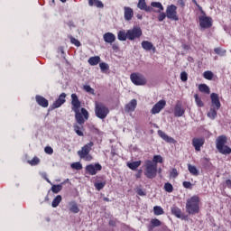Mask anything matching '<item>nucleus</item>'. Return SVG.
<instances>
[{
	"instance_id": "aec40b11",
	"label": "nucleus",
	"mask_w": 231,
	"mask_h": 231,
	"mask_svg": "<svg viewBox=\"0 0 231 231\" xmlns=\"http://www.w3.org/2000/svg\"><path fill=\"white\" fill-rule=\"evenodd\" d=\"M125 13L124 17L126 21H131L134 15V11H133V8L125 6L124 7Z\"/></svg>"
},
{
	"instance_id": "f3484780",
	"label": "nucleus",
	"mask_w": 231,
	"mask_h": 231,
	"mask_svg": "<svg viewBox=\"0 0 231 231\" xmlns=\"http://www.w3.org/2000/svg\"><path fill=\"white\" fill-rule=\"evenodd\" d=\"M141 46L143 50H145V51H153V53L156 52V47L152 44V42L149 41H143L141 43Z\"/></svg>"
},
{
	"instance_id": "72a5a7b5",
	"label": "nucleus",
	"mask_w": 231,
	"mask_h": 231,
	"mask_svg": "<svg viewBox=\"0 0 231 231\" xmlns=\"http://www.w3.org/2000/svg\"><path fill=\"white\" fill-rule=\"evenodd\" d=\"M199 90L201 91V93L210 95V88H208V86H207L206 84H200L199 86Z\"/></svg>"
},
{
	"instance_id": "5701e85b",
	"label": "nucleus",
	"mask_w": 231,
	"mask_h": 231,
	"mask_svg": "<svg viewBox=\"0 0 231 231\" xmlns=\"http://www.w3.org/2000/svg\"><path fill=\"white\" fill-rule=\"evenodd\" d=\"M69 210L72 212V214H79L80 212V208H79V204L75 201L69 202Z\"/></svg>"
},
{
	"instance_id": "ea45409f",
	"label": "nucleus",
	"mask_w": 231,
	"mask_h": 231,
	"mask_svg": "<svg viewBox=\"0 0 231 231\" xmlns=\"http://www.w3.org/2000/svg\"><path fill=\"white\" fill-rule=\"evenodd\" d=\"M83 89L87 92V93H90V95H95V89H93V88H91V86L89 85H85L83 87Z\"/></svg>"
},
{
	"instance_id": "09e8293b",
	"label": "nucleus",
	"mask_w": 231,
	"mask_h": 231,
	"mask_svg": "<svg viewBox=\"0 0 231 231\" xmlns=\"http://www.w3.org/2000/svg\"><path fill=\"white\" fill-rule=\"evenodd\" d=\"M71 44H74V46H77V48L80 47V42L75 38H70Z\"/></svg>"
},
{
	"instance_id": "774afa93",
	"label": "nucleus",
	"mask_w": 231,
	"mask_h": 231,
	"mask_svg": "<svg viewBox=\"0 0 231 231\" xmlns=\"http://www.w3.org/2000/svg\"><path fill=\"white\" fill-rule=\"evenodd\" d=\"M67 0H60L61 3H66Z\"/></svg>"
},
{
	"instance_id": "c03bdc74",
	"label": "nucleus",
	"mask_w": 231,
	"mask_h": 231,
	"mask_svg": "<svg viewBox=\"0 0 231 231\" xmlns=\"http://www.w3.org/2000/svg\"><path fill=\"white\" fill-rule=\"evenodd\" d=\"M94 186L97 189V190H102V189L106 187V182H96Z\"/></svg>"
},
{
	"instance_id": "412c9836",
	"label": "nucleus",
	"mask_w": 231,
	"mask_h": 231,
	"mask_svg": "<svg viewBox=\"0 0 231 231\" xmlns=\"http://www.w3.org/2000/svg\"><path fill=\"white\" fill-rule=\"evenodd\" d=\"M103 39L105 42H107L108 44H113L116 41V36L113 34V32H106L103 35Z\"/></svg>"
},
{
	"instance_id": "4d7b16f0",
	"label": "nucleus",
	"mask_w": 231,
	"mask_h": 231,
	"mask_svg": "<svg viewBox=\"0 0 231 231\" xmlns=\"http://www.w3.org/2000/svg\"><path fill=\"white\" fill-rule=\"evenodd\" d=\"M178 219H182V221H187L189 219V217L181 213L180 217Z\"/></svg>"
},
{
	"instance_id": "9d476101",
	"label": "nucleus",
	"mask_w": 231,
	"mask_h": 231,
	"mask_svg": "<svg viewBox=\"0 0 231 231\" xmlns=\"http://www.w3.org/2000/svg\"><path fill=\"white\" fill-rule=\"evenodd\" d=\"M85 171L90 176H95L97 172H98L99 171H102V165H100V163L88 164L86 166Z\"/></svg>"
},
{
	"instance_id": "69168bd1",
	"label": "nucleus",
	"mask_w": 231,
	"mask_h": 231,
	"mask_svg": "<svg viewBox=\"0 0 231 231\" xmlns=\"http://www.w3.org/2000/svg\"><path fill=\"white\" fill-rule=\"evenodd\" d=\"M157 172H159V174H162V168H160L159 170L157 169Z\"/></svg>"
},
{
	"instance_id": "6e6552de",
	"label": "nucleus",
	"mask_w": 231,
	"mask_h": 231,
	"mask_svg": "<svg viewBox=\"0 0 231 231\" xmlns=\"http://www.w3.org/2000/svg\"><path fill=\"white\" fill-rule=\"evenodd\" d=\"M142 28H140L139 26H134L133 29L127 31L128 41H134L135 39H140L142 37Z\"/></svg>"
},
{
	"instance_id": "a211bd4d",
	"label": "nucleus",
	"mask_w": 231,
	"mask_h": 231,
	"mask_svg": "<svg viewBox=\"0 0 231 231\" xmlns=\"http://www.w3.org/2000/svg\"><path fill=\"white\" fill-rule=\"evenodd\" d=\"M136 106H138V101H136V99H132L125 106V111L126 113H133L134 109H136Z\"/></svg>"
},
{
	"instance_id": "603ef678",
	"label": "nucleus",
	"mask_w": 231,
	"mask_h": 231,
	"mask_svg": "<svg viewBox=\"0 0 231 231\" xmlns=\"http://www.w3.org/2000/svg\"><path fill=\"white\" fill-rule=\"evenodd\" d=\"M165 17H167V14H165V13H163V12L162 11V12L160 13V14H159V17H158L160 23H162V21H164V20H165Z\"/></svg>"
},
{
	"instance_id": "473e14b6",
	"label": "nucleus",
	"mask_w": 231,
	"mask_h": 231,
	"mask_svg": "<svg viewBox=\"0 0 231 231\" xmlns=\"http://www.w3.org/2000/svg\"><path fill=\"white\" fill-rule=\"evenodd\" d=\"M171 214L176 216L178 218L181 217V209L176 206L171 207Z\"/></svg>"
},
{
	"instance_id": "de8ad7c7",
	"label": "nucleus",
	"mask_w": 231,
	"mask_h": 231,
	"mask_svg": "<svg viewBox=\"0 0 231 231\" xmlns=\"http://www.w3.org/2000/svg\"><path fill=\"white\" fill-rule=\"evenodd\" d=\"M170 178H178V170L176 168H173L170 172Z\"/></svg>"
},
{
	"instance_id": "a19ab883",
	"label": "nucleus",
	"mask_w": 231,
	"mask_h": 231,
	"mask_svg": "<svg viewBox=\"0 0 231 231\" xmlns=\"http://www.w3.org/2000/svg\"><path fill=\"white\" fill-rule=\"evenodd\" d=\"M74 131L78 136H84V132L80 130V126H79V125H74Z\"/></svg>"
},
{
	"instance_id": "8fccbe9b",
	"label": "nucleus",
	"mask_w": 231,
	"mask_h": 231,
	"mask_svg": "<svg viewBox=\"0 0 231 231\" xmlns=\"http://www.w3.org/2000/svg\"><path fill=\"white\" fill-rule=\"evenodd\" d=\"M151 223L152 226H160L162 225V222L158 218L152 219Z\"/></svg>"
},
{
	"instance_id": "0e129e2a",
	"label": "nucleus",
	"mask_w": 231,
	"mask_h": 231,
	"mask_svg": "<svg viewBox=\"0 0 231 231\" xmlns=\"http://www.w3.org/2000/svg\"><path fill=\"white\" fill-rule=\"evenodd\" d=\"M183 49L184 50H189V46L188 45H183Z\"/></svg>"
},
{
	"instance_id": "e2e57ef3",
	"label": "nucleus",
	"mask_w": 231,
	"mask_h": 231,
	"mask_svg": "<svg viewBox=\"0 0 231 231\" xmlns=\"http://www.w3.org/2000/svg\"><path fill=\"white\" fill-rule=\"evenodd\" d=\"M112 48H113V50H118V45L113 44V45H112Z\"/></svg>"
},
{
	"instance_id": "7ed1b4c3",
	"label": "nucleus",
	"mask_w": 231,
	"mask_h": 231,
	"mask_svg": "<svg viewBox=\"0 0 231 231\" xmlns=\"http://www.w3.org/2000/svg\"><path fill=\"white\" fill-rule=\"evenodd\" d=\"M158 174V164H155L151 160H147L144 162V176L148 178V180H152Z\"/></svg>"
},
{
	"instance_id": "13d9d810",
	"label": "nucleus",
	"mask_w": 231,
	"mask_h": 231,
	"mask_svg": "<svg viewBox=\"0 0 231 231\" xmlns=\"http://www.w3.org/2000/svg\"><path fill=\"white\" fill-rule=\"evenodd\" d=\"M136 192L139 196H145V192L142 189H138Z\"/></svg>"
},
{
	"instance_id": "f03ea898",
	"label": "nucleus",
	"mask_w": 231,
	"mask_h": 231,
	"mask_svg": "<svg viewBox=\"0 0 231 231\" xmlns=\"http://www.w3.org/2000/svg\"><path fill=\"white\" fill-rule=\"evenodd\" d=\"M186 212L191 216L199 214V197L193 196L187 199Z\"/></svg>"
},
{
	"instance_id": "ddd939ff",
	"label": "nucleus",
	"mask_w": 231,
	"mask_h": 231,
	"mask_svg": "<svg viewBox=\"0 0 231 231\" xmlns=\"http://www.w3.org/2000/svg\"><path fill=\"white\" fill-rule=\"evenodd\" d=\"M199 19L201 28H210L212 26V19L210 17L202 15Z\"/></svg>"
},
{
	"instance_id": "39448f33",
	"label": "nucleus",
	"mask_w": 231,
	"mask_h": 231,
	"mask_svg": "<svg viewBox=\"0 0 231 231\" xmlns=\"http://www.w3.org/2000/svg\"><path fill=\"white\" fill-rule=\"evenodd\" d=\"M94 145L95 143L93 142H89L88 143L85 144L81 150L78 152L79 158L86 160V162H91L93 160V156H91L89 152H91V149Z\"/></svg>"
},
{
	"instance_id": "a878e982",
	"label": "nucleus",
	"mask_w": 231,
	"mask_h": 231,
	"mask_svg": "<svg viewBox=\"0 0 231 231\" xmlns=\"http://www.w3.org/2000/svg\"><path fill=\"white\" fill-rule=\"evenodd\" d=\"M88 62L90 66H97L100 63V56L90 57Z\"/></svg>"
},
{
	"instance_id": "f257e3e1",
	"label": "nucleus",
	"mask_w": 231,
	"mask_h": 231,
	"mask_svg": "<svg viewBox=\"0 0 231 231\" xmlns=\"http://www.w3.org/2000/svg\"><path fill=\"white\" fill-rule=\"evenodd\" d=\"M71 106L72 111L75 113L76 122L79 125H84L86 120L89 118V113L86 108H81L80 112V100H79L77 94H71Z\"/></svg>"
},
{
	"instance_id": "9b49d317",
	"label": "nucleus",
	"mask_w": 231,
	"mask_h": 231,
	"mask_svg": "<svg viewBox=\"0 0 231 231\" xmlns=\"http://www.w3.org/2000/svg\"><path fill=\"white\" fill-rule=\"evenodd\" d=\"M167 106V102L163 99L157 102L152 108L151 109L152 115H158V113H161L162 109Z\"/></svg>"
},
{
	"instance_id": "4be33fe9",
	"label": "nucleus",
	"mask_w": 231,
	"mask_h": 231,
	"mask_svg": "<svg viewBox=\"0 0 231 231\" xmlns=\"http://www.w3.org/2000/svg\"><path fill=\"white\" fill-rule=\"evenodd\" d=\"M158 134L162 140H164V142H167L168 143H174V138L169 136L165 132L159 130Z\"/></svg>"
},
{
	"instance_id": "1a4fd4ad",
	"label": "nucleus",
	"mask_w": 231,
	"mask_h": 231,
	"mask_svg": "<svg viewBox=\"0 0 231 231\" xmlns=\"http://www.w3.org/2000/svg\"><path fill=\"white\" fill-rule=\"evenodd\" d=\"M177 10L178 7H176V5H169L166 9V17L171 21H179L180 18L178 17Z\"/></svg>"
},
{
	"instance_id": "49530a36",
	"label": "nucleus",
	"mask_w": 231,
	"mask_h": 231,
	"mask_svg": "<svg viewBox=\"0 0 231 231\" xmlns=\"http://www.w3.org/2000/svg\"><path fill=\"white\" fill-rule=\"evenodd\" d=\"M40 160L37 157H33L31 161H28L30 165H38Z\"/></svg>"
},
{
	"instance_id": "7c9ffc66",
	"label": "nucleus",
	"mask_w": 231,
	"mask_h": 231,
	"mask_svg": "<svg viewBox=\"0 0 231 231\" xmlns=\"http://www.w3.org/2000/svg\"><path fill=\"white\" fill-rule=\"evenodd\" d=\"M217 116V109L216 107L210 108V110L208 113V117L211 120H216V117Z\"/></svg>"
},
{
	"instance_id": "4468645a",
	"label": "nucleus",
	"mask_w": 231,
	"mask_h": 231,
	"mask_svg": "<svg viewBox=\"0 0 231 231\" xmlns=\"http://www.w3.org/2000/svg\"><path fill=\"white\" fill-rule=\"evenodd\" d=\"M192 145L195 151H201V147L205 145V139L204 138H193L192 139Z\"/></svg>"
},
{
	"instance_id": "5fc2aeb1",
	"label": "nucleus",
	"mask_w": 231,
	"mask_h": 231,
	"mask_svg": "<svg viewBox=\"0 0 231 231\" xmlns=\"http://www.w3.org/2000/svg\"><path fill=\"white\" fill-rule=\"evenodd\" d=\"M44 151H45L46 154H51L53 152V148H51V146H46L44 148Z\"/></svg>"
},
{
	"instance_id": "37998d69",
	"label": "nucleus",
	"mask_w": 231,
	"mask_h": 231,
	"mask_svg": "<svg viewBox=\"0 0 231 231\" xmlns=\"http://www.w3.org/2000/svg\"><path fill=\"white\" fill-rule=\"evenodd\" d=\"M164 190L166 192H172V190H174V188L172 187V184L167 182L164 184Z\"/></svg>"
},
{
	"instance_id": "393cba45",
	"label": "nucleus",
	"mask_w": 231,
	"mask_h": 231,
	"mask_svg": "<svg viewBox=\"0 0 231 231\" xmlns=\"http://www.w3.org/2000/svg\"><path fill=\"white\" fill-rule=\"evenodd\" d=\"M151 8H157L158 14H162L164 10L163 5L160 2H152Z\"/></svg>"
},
{
	"instance_id": "680f3d73",
	"label": "nucleus",
	"mask_w": 231,
	"mask_h": 231,
	"mask_svg": "<svg viewBox=\"0 0 231 231\" xmlns=\"http://www.w3.org/2000/svg\"><path fill=\"white\" fill-rule=\"evenodd\" d=\"M42 177L46 180V181H48V183H51V181H50V180L46 178V173H42Z\"/></svg>"
},
{
	"instance_id": "c756f323",
	"label": "nucleus",
	"mask_w": 231,
	"mask_h": 231,
	"mask_svg": "<svg viewBox=\"0 0 231 231\" xmlns=\"http://www.w3.org/2000/svg\"><path fill=\"white\" fill-rule=\"evenodd\" d=\"M140 165H142V161H136L127 163V167H129V169H131L132 171H136V169H138Z\"/></svg>"
},
{
	"instance_id": "338daca9",
	"label": "nucleus",
	"mask_w": 231,
	"mask_h": 231,
	"mask_svg": "<svg viewBox=\"0 0 231 231\" xmlns=\"http://www.w3.org/2000/svg\"><path fill=\"white\" fill-rule=\"evenodd\" d=\"M137 19H142V14H137Z\"/></svg>"
},
{
	"instance_id": "f704fd0d",
	"label": "nucleus",
	"mask_w": 231,
	"mask_h": 231,
	"mask_svg": "<svg viewBox=\"0 0 231 231\" xmlns=\"http://www.w3.org/2000/svg\"><path fill=\"white\" fill-rule=\"evenodd\" d=\"M64 183H61V184H58V185H52L51 187V191L54 193V194H59L61 190H62V185Z\"/></svg>"
},
{
	"instance_id": "e433bc0d",
	"label": "nucleus",
	"mask_w": 231,
	"mask_h": 231,
	"mask_svg": "<svg viewBox=\"0 0 231 231\" xmlns=\"http://www.w3.org/2000/svg\"><path fill=\"white\" fill-rule=\"evenodd\" d=\"M203 77L206 80H212V79H214V73L210 70H207L203 73Z\"/></svg>"
},
{
	"instance_id": "bf43d9fd",
	"label": "nucleus",
	"mask_w": 231,
	"mask_h": 231,
	"mask_svg": "<svg viewBox=\"0 0 231 231\" xmlns=\"http://www.w3.org/2000/svg\"><path fill=\"white\" fill-rule=\"evenodd\" d=\"M192 3H194V5H196V6L199 8V10H200V12H202V14H203V8L200 7V6L198 5V1L192 0Z\"/></svg>"
},
{
	"instance_id": "a18cd8bd",
	"label": "nucleus",
	"mask_w": 231,
	"mask_h": 231,
	"mask_svg": "<svg viewBox=\"0 0 231 231\" xmlns=\"http://www.w3.org/2000/svg\"><path fill=\"white\" fill-rule=\"evenodd\" d=\"M71 168L76 169V171H80L82 170V164L80 162H73Z\"/></svg>"
},
{
	"instance_id": "3c124183",
	"label": "nucleus",
	"mask_w": 231,
	"mask_h": 231,
	"mask_svg": "<svg viewBox=\"0 0 231 231\" xmlns=\"http://www.w3.org/2000/svg\"><path fill=\"white\" fill-rule=\"evenodd\" d=\"M188 79H189V76L187 72L180 73V79L182 80V82H187Z\"/></svg>"
},
{
	"instance_id": "79ce46f5",
	"label": "nucleus",
	"mask_w": 231,
	"mask_h": 231,
	"mask_svg": "<svg viewBox=\"0 0 231 231\" xmlns=\"http://www.w3.org/2000/svg\"><path fill=\"white\" fill-rule=\"evenodd\" d=\"M99 68H100L101 71H103V73H104L109 69V65L106 62H102L99 64Z\"/></svg>"
},
{
	"instance_id": "6e6d98bb",
	"label": "nucleus",
	"mask_w": 231,
	"mask_h": 231,
	"mask_svg": "<svg viewBox=\"0 0 231 231\" xmlns=\"http://www.w3.org/2000/svg\"><path fill=\"white\" fill-rule=\"evenodd\" d=\"M214 51L217 53V55H223V53H225V51H223L220 48L214 49Z\"/></svg>"
},
{
	"instance_id": "bb28decb",
	"label": "nucleus",
	"mask_w": 231,
	"mask_h": 231,
	"mask_svg": "<svg viewBox=\"0 0 231 231\" xmlns=\"http://www.w3.org/2000/svg\"><path fill=\"white\" fill-rule=\"evenodd\" d=\"M89 6H97V8H104V4L100 0H88Z\"/></svg>"
},
{
	"instance_id": "20e7f679",
	"label": "nucleus",
	"mask_w": 231,
	"mask_h": 231,
	"mask_svg": "<svg viewBox=\"0 0 231 231\" xmlns=\"http://www.w3.org/2000/svg\"><path fill=\"white\" fill-rule=\"evenodd\" d=\"M226 137L225 135H220L216 140V148L220 154H230L231 148L226 145Z\"/></svg>"
},
{
	"instance_id": "cd10ccee",
	"label": "nucleus",
	"mask_w": 231,
	"mask_h": 231,
	"mask_svg": "<svg viewBox=\"0 0 231 231\" xmlns=\"http://www.w3.org/2000/svg\"><path fill=\"white\" fill-rule=\"evenodd\" d=\"M188 170L192 174V176H199V170L196 166L188 164Z\"/></svg>"
},
{
	"instance_id": "4c0bfd02",
	"label": "nucleus",
	"mask_w": 231,
	"mask_h": 231,
	"mask_svg": "<svg viewBox=\"0 0 231 231\" xmlns=\"http://www.w3.org/2000/svg\"><path fill=\"white\" fill-rule=\"evenodd\" d=\"M153 213L155 214V216H162L163 208L160 206H155L153 208Z\"/></svg>"
},
{
	"instance_id": "6ab92c4d",
	"label": "nucleus",
	"mask_w": 231,
	"mask_h": 231,
	"mask_svg": "<svg viewBox=\"0 0 231 231\" xmlns=\"http://www.w3.org/2000/svg\"><path fill=\"white\" fill-rule=\"evenodd\" d=\"M137 7L140 10H144V12H154V9L149 5H147V4L145 3V0H139L138 4H137Z\"/></svg>"
},
{
	"instance_id": "f8f14e48",
	"label": "nucleus",
	"mask_w": 231,
	"mask_h": 231,
	"mask_svg": "<svg viewBox=\"0 0 231 231\" xmlns=\"http://www.w3.org/2000/svg\"><path fill=\"white\" fill-rule=\"evenodd\" d=\"M210 98H211L212 107H215L217 111H219V108L221 107V102L219 101V95L216 93H211Z\"/></svg>"
},
{
	"instance_id": "dca6fc26",
	"label": "nucleus",
	"mask_w": 231,
	"mask_h": 231,
	"mask_svg": "<svg viewBox=\"0 0 231 231\" xmlns=\"http://www.w3.org/2000/svg\"><path fill=\"white\" fill-rule=\"evenodd\" d=\"M185 115V108L181 106V102H177L174 107V116L181 117Z\"/></svg>"
},
{
	"instance_id": "2eb2a0df",
	"label": "nucleus",
	"mask_w": 231,
	"mask_h": 231,
	"mask_svg": "<svg viewBox=\"0 0 231 231\" xmlns=\"http://www.w3.org/2000/svg\"><path fill=\"white\" fill-rule=\"evenodd\" d=\"M66 103V93H61L58 99L52 104V109H57Z\"/></svg>"
},
{
	"instance_id": "c9c22d12",
	"label": "nucleus",
	"mask_w": 231,
	"mask_h": 231,
	"mask_svg": "<svg viewBox=\"0 0 231 231\" xmlns=\"http://www.w3.org/2000/svg\"><path fill=\"white\" fill-rule=\"evenodd\" d=\"M152 162L155 165H158V163H163V157H162V155H154Z\"/></svg>"
},
{
	"instance_id": "864d4df0",
	"label": "nucleus",
	"mask_w": 231,
	"mask_h": 231,
	"mask_svg": "<svg viewBox=\"0 0 231 231\" xmlns=\"http://www.w3.org/2000/svg\"><path fill=\"white\" fill-rule=\"evenodd\" d=\"M184 189H192V183L190 181H184L182 182Z\"/></svg>"
},
{
	"instance_id": "58836bf2",
	"label": "nucleus",
	"mask_w": 231,
	"mask_h": 231,
	"mask_svg": "<svg viewBox=\"0 0 231 231\" xmlns=\"http://www.w3.org/2000/svg\"><path fill=\"white\" fill-rule=\"evenodd\" d=\"M194 98L196 101V104L199 107H203L204 104L203 101L201 100V98H199V97L198 96V94L194 95Z\"/></svg>"
},
{
	"instance_id": "423d86ee",
	"label": "nucleus",
	"mask_w": 231,
	"mask_h": 231,
	"mask_svg": "<svg viewBox=\"0 0 231 231\" xmlns=\"http://www.w3.org/2000/svg\"><path fill=\"white\" fill-rule=\"evenodd\" d=\"M95 113L97 118H100V120H104V118H106L107 115H109V108L102 103H96Z\"/></svg>"
},
{
	"instance_id": "2f4dec72",
	"label": "nucleus",
	"mask_w": 231,
	"mask_h": 231,
	"mask_svg": "<svg viewBox=\"0 0 231 231\" xmlns=\"http://www.w3.org/2000/svg\"><path fill=\"white\" fill-rule=\"evenodd\" d=\"M117 39L118 41H127L128 35H127V31H119L117 33Z\"/></svg>"
},
{
	"instance_id": "b1692460",
	"label": "nucleus",
	"mask_w": 231,
	"mask_h": 231,
	"mask_svg": "<svg viewBox=\"0 0 231 231\" xmlns=\"http://www.w3.org/2000/svg\"><path fill=\"white\" fill-rule=\"evenodd\" d=\"M36 102L42 107H48L49 106L48 99L42 96H36Z\"/></svg>"
},
{
	"instance_id": "052dcab7",
	"label": "nucleus",
	"mask_w": 231,
	"mask_h": 231,
	"mask_svg": "<svg viewBox=\"0 0 231 231\" xmlns=\"http://www.w3.org/2000/svg\"><path fill=\"white\" fill-rule=\"evenodd\" d=\"M226 185L228 187V189H231V180H227L226 181Z\"/></svg>"
},
{
	"instance_id": "0eeeda50",
	"label": "nucleus",
	"mask_w": 231,
	"mask_h": 231,
	"mask_svg": "<svg viewBox=\"0 0 231 231\" xmlns=\"http://www.w3.org/2000/svg\"><path fill=\"white\" fill-rule=\"evenodd\" d=\"M130 80L134 86H145L147 79L140 72H134L130 75Z\"/></svg>"
},
{
	"instance_id": "c85d7f7f",
	"label": "nucleus",
	"mask_w": 231,
	"mask_h": 231,
	"mask_svg": "<svg viewBox=\"0 0 231 231\" xmlns=\"http://www.w3.org/2000/svg\"><path fill=\"white\" fill-rule=\"evenodd\" d=\"M60 201H62V196L60 195L56 196V198H54L51 202L52 208H57V207L60 205Z\"/></svg>"
}]
</instances>
